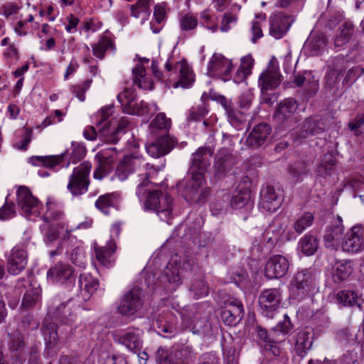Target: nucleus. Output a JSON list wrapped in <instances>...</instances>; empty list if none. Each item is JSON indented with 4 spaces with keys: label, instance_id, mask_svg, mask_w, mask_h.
<instances>
[{
    "label": "nucleus",
    "instance_id": "4be33fe9",
    "mask_svg": "<svg viewBox=\"0 0 364 364\" xmlns=\"http://www.w3.org/2000/svg\"><path fill=\"white\" fill-rule=\"evenodd\" d=\"M237 163L235 155L225 150H221L217 154L214 163L215 175L218 177L225 176Z\"/></svg>",
    "mask_w": 364,
    "mask_h": 364
},
{
    "label": "nucleus",
    "instance_id": "f8f14e48",
    "mask_svg": "<svg viewBox=\"0 0 364 364\" xmlns=\"http://www.w3.org/2000/svg\"><path fill=\"white\" fill-rule=\"evenodd\" d=\"M344 226L341 216L337 215L336 220L328 225L323 235L324 245L326 248L337 250L342 245L344 239Z\"/></svg>",
    "mask_w": 364,
    "mask_h": 364
},
{
    "label": "nucleus",
    "instance_id": "680f3d73",
    "mask_svg": "<svg viewBox=\"0 0 364 364\" xmlns=\"http://www.w3.org/2000/svg\"><path fill=\"white\" fill-rule=\"evenodd\" d=\"M325 80L326 86L330 90L335 92L339 90L340 75L338 73L327 68Z\"/></svg>",
    "mask_w": 364,
    "mask_h": 364
},
{
    "label": "nucleus",
    "instance_id": "cd10ccee",
    "mask_svg": "<svg viewBox=\"0 0 364 364\" xmlns=\"http://www.w3.org/2000/svg\"><path fill=\"white\" fill-rule=\"evenodd\" d=\"M297 108V102L294 98H286L278 104L274 116L277 121L284 123L293 117Z\"/></svg>",
    "mask_w": 364,
    "mask_h": 364
},
{
    "label": "nucleus",
    "instance_id": "dca6fc26",
    "mask_svg": "<svg viewBox=\"0 0 364 364\" xmlns=\"http://www.w3.org/2000/svg\"><path fill=\"white\" fill-rule=\"evenodd\" d=\"M282 202V194L274 187L267 185L260 191L259 205L265 211L274 213L278 210Z\"/></svg>",
    "mask_w": 364,
    "mask_h": 364
},
{
    "label": "nucleus",
    "instance_id": "338daca9",
    "mask_svg": "<svg viewBox=\"0 0 364 364\" xmlns=\"http://www.w3.org/2000/svg\"><path fill=\"white\" fill-rule=\"evenodd\" d=\"M72 146V153L70 156V161L66 164V168L69 166L70 162L75 164L85 156L86 150L80 144L75 145L74 143H73Z\"/></svg>",
    "mask_w": 364,
    "mask_h": 364
},
{
    "label": "nucleus",
    "instance_id": "f03ea898",
    "mask_svg": "<svg viewBox=\"0 0 364 364\" xmlns=\"http://www.w3.org/2000/svg\"><path fill=\"white\" fill-rule=\"evenodd\" d=\"M190 181H182L178 186L182 197L191 204H204L210 193V188L203 187L205 180L200 173H192Z\"/></svg>",
    "mask_w": 364,
    "mask_h": 364
},
{
    "label": "nucleus",
    "instance_id": "0eeeda50",
    "mask_svg": "<svg viewBox=\"0 0 364 364\" xmlns=\"http://www.w3.org/2000/svg\"><path fill=\"white\" fill-rule=\"evenodd\" d=\"M55 299L52 305L49 307L48 316L59 319V321L65 324H70L75 321L77 318L76 311L78 307L74 304L72 299H68L65 302L59 303Z\"/></svg>",
    "mask_w": 364,
    "mask_h": 364
},
{
    "label": "nucleus",
    "instance_id": "f3484780",
    "mask_svg": "<svg viewBox=\"0 0 364 364\" xmlns=\"http://www.w3.org/2000/svg\"><path fill=\"white\" fill-rule=\"evenodd\" d=\"M289 263L287 259L280 255L269 258L264 268V275L268 279L282 278L287 273Z\"/></svg>",
    "mask_w": 364,
    "mask_h": 364
},
{
    "label": "nucleus",
    "instance_id": "393cba45",
    "mask_svg": "<svg viewBox=\"0 0 364 364\" xmlns=\"http://www.w3.org/2000/svg\"><path fill=\"white\" fill-rule=\"evenodd\" d=\"M136 94L133 88H125L118 94L117 99L121 103L124 111L129 114H140L141 106L136 102Z\"/></svg>",
    "mask_w": 364,
    "mask_h": 364
},
{
    "label": "nucleus",
    "instance_id": "603ef678",
    "mask_svg": "<svg viewBox=\"0 0 364 364\" xmlns=\"http://www.w3.org/2000/svg\"><path fill=\"white\" fill-rule=\"evenodd\" d=\"M256 332L258 338L264 343V344L271 343H282L283 342V338H279V335H275L273 329L272 328L269 332H268L265 328H262L260 326H256Z\"/></svg>",
    "mask_w": 364,
    "mask_h": 364
},
{
    "label": "nucleus",
    "instance_id": "6e6552de",
    "mask_svg": "<svg viewBox=\"0 0 364 364\" xmlns=\"http://www.w3.org/2000/svg\"><path fill=\"white\" fill-rule=\"evenodd\" d=\"M17 203L22 213L29 220L40 215L41 203L26 186H21L16 193Z\"/></svg>",
    "mask_w": 364,
    "mask_h": 364
},
{
    "label": "nucleus",
    "instance_id": "bb28decb",
    "mask_svg": "<svg viewBox=\"0 0 364 364\" xmlns=\"http://www.w3.org/2000/svg\"><path fill=\"white\" fill-rule=\"evenodd\" d=\"M338 304L344 306L357 309L359 311H364V299L358 296L357 292L350 290H342L338 292L336 296Z\"/></svg>",
    "mask_w": 364,
    "mask_h": 364
},
{
    "label": "nucleus",
    "instance_id": "1a4fd4ad",
    "mask_svg": "<svg viewBox=\"0 0 364 364\" xmlns=\"http://www.w3.org/2000/svg\"><path fill=\"white\" fill-rule=\"evenodd\" d=\"M272 127L265 122H261L253 127L245 139L246 146L251 149L264 148L270 139Z\"/></svg>",
    "mask_w": 364,
    "mask_h": 364
},
{
    "label": "nucleus",
    "instance_id": "58836bf2",
    "mask_svg": "<svg viewBox=\"0 0 364 364\" xmlns=\"http://www.w3.org/2000/svg\"><path fill=\"white\" fill-rule=\"evenodd\" d=\"M211 68L220 75L223 80L226 81L230 77L232 65L231 61L225 57L214 55L211 60Z\"/></svg>",
    "mask_w": 364,
    "mask_h": 364
},
{
    "label": "nucleus",
    "instance_id": "7c9ffc66",
    "mask_svg": "<svg viewBox=\"0 0 364 364\" xmlns=\"http://www.w3.org/2000/svg\"><path fill=\"white\" fill-rule=\"evenodd\" d=\"M313 343V336L307 329H301L296 336L294 350L296 355L304 358Z\"/></svg>",
    "mask_w": 364,
    "mask_h": 364
},
{
    "label": "nucleus",
    "instance_id": "aec40b11",
    "mask_svg": "<svg viewBox=\"0 0 364 364\" xmlns=\"http://www.w3.org/2000/svg\"><path fill=\"white\" fill-rule=\"evenodd\" d=\"M292 16L282 13L274 14L269 18V34L275 38H282L293 23Z\"/></svg>",
    "mask_w": 364,
    "mask_h": 364
},
{
    "label": "nucleus",
    "instance_id": "e433bc0d",
    "mask_svg": "<svg viewBox=\"0 0 364 364\" xmlns=\"http://www.w3.org/2000/svg\"><path fill=\"white\" fill-rule=\"evenodd\" d=\"M142 333L139 330H129L121 336L119 341L129 350L137 351L142 346Z\"/></svg>",
    "mask_w": 364,
    "mask_h": 364
},
{
    "label": "nucleus",
    "instance_id": "49530a36",
    "mask_svg": "<svg viewBox=\"0 0 364 364\" xmlns=\"http://www.w3.org/2000/svg\"><path fill=\"white\" fill-rule=\"evenodd\" d=\"M299 247L304 255L308 256L312 255L318 250V240L314 235L311 233L306 234L301 238Z\"/></svg>",
    "mask_w": 364,
    "mask_h": 364
},
{
    "label": "nucleus",
    "instance_id": "3c124183",
    "mask_svg": "<svg viewBox=\"0 0 364 364\" xmlns=\"http://www.w3.org/2000/svg\"><path fill=\"white\" fill-rule=\"evenodd\" d=\"M48 224L49 225H47L44 233V240L46 242H53L60 237L64 240L70 237L65 236V230H62L60 228H58L57 225Z\"/></svg>",
    "mask_w": 364,
    "mask_h": 364
},
{
    "label": "nucleus",
    "instance_id": "473e14b6",
    "mask_svg": "<svg viewBox=\"0 0 364 364\" xmlns=\"http://www.w3.org/2000/svg\"><path fill=\"white\" fill-rule=\"evenodd\" d=\"M353 271L350 260H341L335 263L332 268V279L334 283L340 284L347 279Z\"/></svg>",
    "mask_w": 364,
    "mask_h": 364
},
{
    "label": "nucleus",
    "instance_id": "a211bd4d",
    "mask_svg": "<svg viewBox=\"0 0 364 364\" xmlns=\"http://www.w3.org/2000/svg\"><path fill=\"white\" fill-rule=\"evenodd\" d=\"M213 154V150L208 146H202L193 154L191 164L189 168L191 174L200 173L203 176L207 168L210 164V157Z\"/></svg>",
    "mask_w": 364,
    "mask_h": 364
},
{
    "label": "nucleus",
    "instance_id": "e2e57ef3",
    "mask_svg": "<svg viewBox=\"0 0 364 364\" xmlns=\"http://www.w3.org/2000/svg\"><path fill=\"white\" fill-rule=\"evenodd\" d=\"M98 166L93 173V177L95 179L102 180L111 173L113 169V164L103 161H98Z\"/></svg>",
    "mask_w": 364,
    "mask_h": 364
},
{
    "label": "nucleus",
    "instance_id": "f704fd0d",
    "mask_svg": "<svg viewBox=\"0 0 364 364\" xmlns=\"http://www.w3.org/2000/svg\"><path fill=\"white\" fill-rule=\"evenodd\" d=\"M41 289L39 286L29 284L23 294L21 308L25 310L35 307L41 301Z\"/></svg>",
    "mask_w": 364,
    "mask_h": 364
},
{
    "label": "nucleus",
    "instance_id": "2f4dec72",
    "mask_svg": "<svg viewBox=\"0 0 364 364\" xmlns=\"http://www.w3.org/2000/svg\"><path fill=\"white\" fill-rule=\"evenodd\" d=\"M80 295L82 300L87 301L99 287L98 281L87 274H80L78 279Z\"/></svg>",
    "mask_w": 364,
    "mask_h": 364
},
{
    "label": "nucleus",
    "instance_id": "b1692460",
    "mask_svg": "<svg viewBox=\"0 0 364 364\" xmlns=\"http://www.w3.org/2000/svg\"><path fill=\"white\" fill-rule=\"evenodd\" d=\"M129 121L127 117H122L117 127L112 132L109 131V122H105L101 129H99V136L102 140L111 144L117 143L122 134L124 133V129L128 127Z\"/></svg>",
    "mask_w": 364,
    "mask_h": 364
},
{
    "label": "nucleus",
    "instance_id": "c03bdc74",
    "mask_svg": "<svg viewBox=\"0 0 364 364\" xmlns=\"http://www.w3.org/2000/svg\"><path fill=\"white\" fill-rule=\"evenodd\" d=\"M326 46V36L322 33L311 34L306 43V47L309 48L311 55H317L324 49Z\"/></svg>",
    "mask_w": 364,
    "mask_h": 364
},
{
    "label": "nucleus",
    "instance_id": "864d4df0",
    "mask_svg": "<svg viewBox=\"0 0 364 364\" xmlns=\"http://www.w3.org/2000/svg\"><path fill=\"white\" fill-rule=\"evenodd\" d=\"M183 350H176L161 354V364H183Z\"/></svg>",
    "mask_w": 364,
    "mask_h": 364
},
{
    "label": "nucleus",
    "instance_id": "412c9836",
    "mask_svg": "<svg viewBox=\"0 0 364 364\" xmlns=\"http://www.w3.org/2000/svg\"><path fill=\"white\" fill-rule=\"evenodd\" d=\"M161 157L166 155L178 144L177 139L168 132L171 127V120L161 112Z\"/></svg>",
    "mask_w": 364,
    "mask_h": 364
},
{
    "label": "nucleus",
    "instance_id": "5fc2aeb1",
    "mask_svg": "<svg viewBox=\"0 0 364 364\" xmlns=\"http://www.w3.org/2000/svg\"><path fill=\"white\" fill-rule=\"evenodd\" d=\"M250 198V191L247 188H244L237 191L232 196L230 204L234 208H242L249 201Z\"/></svg>",
    "mask_w": 364,
    "mask_h": 364
},
{
    "label": "nucleus",
    "instance_id": "9b49d317",
    "mask_svg": "<svg viewBox=\"0 0 364 364\" xmlns=\"http://www.w3.org/2000/svg\"><path fill=\"white\" fill-rule=\"evenodd\" d=\"M281 300V292L279 289L272 288L263 290L258 299L262 314L269 318H274Z\"/></svg>",
    "mask_w": 364,
    "mask_h": 364
},
{
    "label": "nucleus",
    "instance_id": "37998d69",
    "mask_svg": "<svg viewBox=\"0 0 364 364\" xmlns=\"http://www.w3.org/2000/svg\"><path fill=\"white\" fill-rule=\"evenodd\" d=\"M354 32V26L349 21H344L339 28V33L334 38L336 47H341L349 42Z\"/></svg>",
    "mask_w": 364,
    "mask_h": 364
},
{
    "label": "nucleus",
    "instance_id": "4468645a",
    "mask_svg": "<svg viewBox=\"0 0 364 364\" xmlns=\"http://www.w3.org/2000/svg\"><path fill=\"white\" fill-rule=\"evenodd\" d=\"M244 316V309L240 301L231 298L224 303L221 309L220 317L225 324L235 326Z\"/></svg>",
    "mask_w": 364,
    "mask_h": 364
},
{
    "label": "nucleus",
    "instance_id": "a19ab883",
    "mask_svg": "<svg viewBox=\"0 0 364 364\" xmlns=\"http://www.w3.org/2000/svg\"><path fill=\"white\" fill-rule=\"evenodd\" d=\"M119 195L109 193L100 196L95 201V207L105 215L109 213V209L117 205Z\"/></svg>",
    "mask_w": 364,
    "mask_h": 364
},
{
    "label": "nucleus",
    "instance_id": "a18cd8bd",
    "mask_svg": "<svg viewBox=\"0 0 364 364\" xmlns=\"http://www.w3.org/2000/svg\"><path fill=\"white\" fill-rule=\"evenodd\" d=\"M113 42L109 33H104L99 39L98 42L92 46L93 55L102 59L106 50L113 48Z\"/></svg>",
    "mask_w": 364,
    "mask_h": 364
},
{
    "label": "nucleus",
    "instance_id": "69168bd1",
    "mask_svg": "<svg viewBox=\"0 0 364 364\" xmlns=\"http://www.w3.org/2000/svg\"><path fill=\"white\" fill-rule=\"evenodd\" d=\"M129 159H123L117 166L115 175L120 180H125L132 172V167L129 164Z\"/></svg>",
    "mask_w": 364,
    "mask_h": 364
},
{
    "label": "nucleus",
    "instance_id": "0e129e2a",
    "mask_svg": "<svg viewBox=\"0 0 364 364\" xmlns=\"http://www.w3.org/2000/svg\"><path fill=\"white\" fill-rule=\"evenodd\" d=\"M70 259L73 264L80 267H85L86 264V257L83 248L75 247L70 255Z\"/></svg>",
    "mask_w": 364,
    "mask_h": 364
},
{
    "label": "nucleus",
    "instance_id": "72a5a7b5",
    "mask_svg": "<svg viewBox=\"0 0 364 364\" xmlns=\"http://www.w3.org/2000/svg\"><path fill=\"white\" fill-rule=\"evenodd\" d=\"M66 154L67 152L58 155L34 156L29 158L28 161L33 166H43L47 168H53L64 162Z\"/></svg>",
    "mask_w": 364,
    "mask_h": 364
},
{
    "label": "nucleus",
    "instance_id": "774afa93",
    "mask_svg": "<svg viewBox=\"0 0 364 364\" xmlns=\"http://www.w3.org/2000/svg\"><path fill=\"white\" fill-rule=\"evenodd\" d=\"M5 296L9 307L15 309L19 303L20 291L18 289L8 288L6 290Z\"/></svg>",
    "mask_w": 364,
    "mask_h": 364
},
{
    "label": "nucleus",
    "instance_id": "4c0bfd02",
    "mask_svg": "<svg viewBox=\"0 0 364 364\" xmlns=\"http://www.w3.org/2000/svg\"><path fill=\"white\" fill-rule=\"evenodd\" d=\"M216 100L224 107L230 123L237 126L246 121L245 114L241 111L235 110L231 107V103L224 96L220 95Z\"/></svg>",
    "mask_w": 364,
    "mask_h": 364
},
{
    "label": "nucleus",
    "instance_id": "6ab92c4d",
    "mask_svg": "<svg viewBox=\"0 0 364 364\" xmlns=\"http://www.w3.org/2000/svg\"><path fill=\"white\" fill-rule=\"evenodd\" d=\"M47 277L53 283L59 284H71L75 279L73 267L62 262L50 267L47 272Z\"/></svg>",
    "mask_w": 364,
    "mask_h": 364
},
{
    "label": "nucleus",
    "instance_id": "8fccbe9b",
    "mask_svg": "<svg viewBox=\"0 0 364 364\" xmlns=\"http://www.w3.org/2000/svg\"><path fill=\"white\" fill-rule=\"evenodd\" d=\"M42 332L46 341L50 344H54L58 339L56 324L52 321H49L47 318L43 322Z\"/></svg>",
    "mask_w": 364,
    "mask_h": 364
},
{
    "label": "nucleus",
    "instance_id": "09e8293b",
    "mask_svg": "<svg viewBox=\"0 0 364 364\" xmlns=\"http://www.w3.org/2000/svg\"><path fill=\"white\" fill-rule=\"evenodd\" d=\"M152 2L153 0H138L130 7L132 16L135 18H146L150 14L149 7Z\"/></svg>",
    "mask_w": 364,
    "mask_h": 364
},
{
    "label": "nucleus",
    "instance_id": "a878e982",
    "mask_svg": "<svg viewBox=\"0 0 364 364\" xmlns=\"http://www.w3.org/2000/svg\"><path fill=\"white\" fill-rule=\"evenodd\" d=\"M324 121L316 117H311L306 119L301 124L299 136L307 138L309 136L320 134L325 131Z\"/></svg>",
    "mask_w": 364,
    "mask_h": 364
},
{
    "label": "nucleus",
    "instance_id": "c756f323",
    "mask_svg": "<svg viewBox=\"0 0 364 364\" xmlns=\"http://www.w3.org/2000/svg\"><path fill=\"white\" fill-rule=\"evenodd\" d=\"M149 60L144 58L136 67L132 68L133 83L139 88L144 90H152L154 87L153 81L149 79L146 75L144 63H148Z\"/></svg>",
    "mask_w": 364,
    "mask_h": 364
},
{
    "label": "nucleus",
    "instance_id": "423d86ee",
    "mask_svg": "<svg viewBox=\"0 0 364 364\" xmlns=\"http://www.w3.org/2000/svg\"><path fill=\"white\" fill-rule=\"evenodd\" d=\"M281 77L282 75L277 68L273 65L269 66L259 75L258 84L260 87L262 98L264 103H272V97L268 92L274 90L280 85L282 81Z\"/></svg>",
    "mask_w": 364,
    "mask_h": 364
},
{
    "label": "nucleus",
    "instance_id": "052dcab7",
    "mask_svg": "<svg viewBox=\"0 0 364 364\" xmlns=\"http://www.w3.org/2000/svg\"><path fill=\"white\" fill-rule=\"evenodd\" d=\"M117 156V150L114 147H109L101 149L96 155L98 161L113 164Z\"/></svg>",
    "mask_w": 364,
    "mask_h": 364
},
{
    "label": "nucleus",
    "instance_id": "ea45409f",
    "mask_svg": "<svg viewBox=\"0 0 364 364\" xmlns=\"http://www.w3.org/2000/svg\"><path fill=\"white\" fill-rule=\"evenodd\" d=\"M159 264L158 254L152 256L145 267V281L149 287L155 286L159 282Z\"/></svg>",
    "mask_w": 364,
    "mask_h": 364
},
{
    "label": "nucleus",
    "instance_id": "5701e85b",
    "mask_svg": "<svg viewBox=\"0 0 364 364\" xmlns=\"http://www.w3.org/2000/svg\"><path fill=\"white\" fill-rule=\"evenodd\" d=\"M116 245L112 240L109 241L105 245L101 246L94 244V254L98 262L105 267H110L114 262V253Z\"/></svg>",
    "mask_w": 364,
    "mask_h": 364
},
{
    "label": "nucleus",
    "instance_id": "79ce46f5",
    "mask_svg": "<svg viewBox=\"0 0 364 364\" xmlns=\"http://www.w3.org/2000/svg\"><path fill=\"white\" fill-rule=\"evenodd\" d=\"M180 267L181 257L178 255L172 256L164 270V274L169 283H178L180 282Z\"/></svg>",
    "mask_w": 364,
    "mask_h": 364
},
{
    "label": "nucleus",
    "instance_id": "de8ad7c7",
    "mask_svg": "<svg viewBox=\"0 0 364 364\" xmlns=\"http://www.w3.org/2000/svg\"><path fill=\"white\" fill-rule=\"evenodd\" d=\"M363 73L364 68L358 65L348 69L342 81L341 92H345L350 88Z\"/></svg>",
    "mask_w": 364,
    "mask_h": 364
},
{
    "label": "nucleus",
    "instance_id": "7ed1b4c3",
    "mask_svg": "<svg viewBox=\"0 0 364 364\" xmlns=\"http://www.w3.org/2000/svg\"><path fill=\"white\" fill-rule=\"evenodd\" d=\"M91 168L92 164L89 161H84L73 168L67 185V189L73 196H79L87 192Z\"/></svg>",
    "mask_w": 364,
    "mask_h": 364
},
{
    "label": "nucleus",
    "instance_id": "9d476101",
    "mask_svg": "<svg viewBox=\"0 0 364 364\" xmlns=\"http://www.w3.org/2000/svg\"><path fill=\"white\" fill-rule=\"evenodd\" d=\"M314 283L311 271L303 269L298 272L291 282V291L294 299L301 300L305 298L310 291Z\"/></svg>",
    "mask_w": 364,
    "mask_h": 364
},
{
    "label": "nucleus",
    "instance_id": "4d7b16f0",
    "mask_svg": "<svg viewBox=\"0 0 364 364\" xmlns=\"http://www.w3.org/2000/svg\"><path fill=\"white\" fill-rule=\"evenodd\" d=\"M314 220V217L311 213H304L294 224L295 232L298 234H301L308 227L312 225Z\"/></svg>",
    "mask_w": 364,
    "mask_h": 364
},
{
    "label": "nucleus",
    "instance_id": "2eb2a0df",
    "mask_svg": "<svg viewBox=\"0 0 364 364\" xmlns=\"http://www.w3.org/2000/svg\"><path fill=\"white\" fill-rule=\"evenodd\" d=\"M28 264V253L19 245L14 247L7 258V270L13 275L19 274Z\"/></svg>",
    "mask_w": 364,
    "mask_h": 364
},
{
    "label": "nucleus",
    "instance_id": "c85d7f7f",
    "mask_svg": "<svg viewBox=\"0 0 364 364\" xmlns=\"http://www.w3.org/2000/svg\"><path fill=\"white\" fill-rule=\"evenodd\" d=\"M179 70V79L173 83V87L177 88L181 87L188 88L192 85L195 81V75L192 69L188 65L186 60L178 62L174 67Z\"/></svg>",
    "mask_w": 364,
    "mask_h": 364
},
{
    "label": "nucleus",
    "instance_id": "20e7f679",
    "mask_svg": "<svg viewBox=\"0 0 364 364\" xmlns=\"http://www.w3.org/2000/svg\"><path fill=\"white\" fill-rule=\"evenodd\" d=\"M143 305V291L141 288L134 287L122 296L117 311L122 316H130L139 311Z\"/></svg>",
    "mask_w": 364,
    "mask_h": 364
},
{
    "label": "nucleus",
    "instance_id": "c9c22d12",
    "mask_svg": "<svg viewBox=\"0 0 364 364\" xmlns=\"http://www.w3.org/2000/svg\"><path fill=\"white\" fill-rule=\"evenodd\" d=\"M159 115L149 124V130L153 137V141L149 142L146 146L147 154L152 158L157 159L159 157V136L158 135L159 128Z\"/></svg>",
    "mask_w": 364,
    "mask_h": 364
},
{
    "label": "nucleus",
    "instance_id": "ddd939ff",
    "mask_svg": "<svg viewBox=\"0 0 364 364\" xmlns=\"http://www.w3.org/2000/svg\"><path fill=\"white\" fill-rule=\"evenodd\" d=\"M342 248L349 253H358L364 250V228L362 225H355L347 232Z\"/></svg>",
    "mask_w": 364,
    "mask_h": 364
},
{
    "label": "nucleus",
    "instance_id": "bf43d9fd",
    "mask_svg": "<svg viewBox=\"0 0 364 364\" xmlns=\"http://www.w3.org/2000/svg\"><path fill=\"white\" fill-rule=\"evenodd\" d=\"M309 171L308 164L305 161H298L289 168V173L297 181L301 176L307 174Z\"/></svg>",
    "mask_w": 364,
    "mask_h": 364
},
{
    "label": "nucleus",
    "instance_id": "39448f33",
    "mask_svg": "<svg viewBox=\"0 0 364 364\" xmlns=\"http://www.w3.org/2000/svg\"><path fill=\"white\" fill-rule=\"evenodd\" d=\"M46 210L43 215L46 223L55 224L58 228L65 230V236L70 237L73 228H69L65 220V214L63 211L62 203L54 198H48L46 202Z\"/></svg>",
    "mask_w": 364,
    "mask_h": 364
},
{
    "label": "nucleus",
    "instance_id": "f257e3e1",
    "mask_svg": "<svg viewBox=\"0 0 364 364\" xmlns=\"http://www.w3.org/2000/svg\"><path fill=\"white\" fill-rule=\"evenodd\" d=\"M136 195L140 201H143L145 210L159 215V182L157 168L146 164V177L136 186Z\"/></svg>",
    "mask_w": 364,
    "mask_h": 364
},
{
    "label": "nucleus",
    "instance_id": "6e6d98bb",
    "mask_svg": "<svg viewBox=\"0 0 364 364\" xmlns=\"http://www.w3.org/2000/svg\"><path fill=\"white\" fill-rule=\"evenodd\" d=\"M348 67V60L342 55L332 58L328 61L327 66L330 69L338 74L341 75Z\"/></svg>",
    "mask_w": 364,
    "mask_h": 364
},
{
    "label": "nucleus",
    "instance_id": "13d9d810",
    "mask_svg": "<svg viewBox=\"0 0 364 364\" xmlns=\"http://www.w3.org/2000/svg\"><path fill=\"white\" fill-rule=\"evenodd\" d=\"M294 328V326L287 315H284V319L279 321L277 325L272 328L275 335H279V338L285 340V336L287 335Z\"/></svg>",
    "mask_w": 364,
    "mask_h": 364
}]
</instances>
